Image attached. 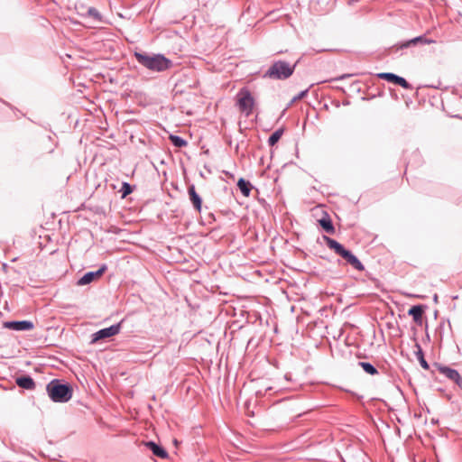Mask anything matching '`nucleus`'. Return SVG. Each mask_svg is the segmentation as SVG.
<instances>
[{"instance_id":"nucleus-23","label":"nucleus","mask_w":462,"mask_h":462,"mask_svg":"<svg viewBox=\"0 0 462 462\" xmlns=\"http://www.w3.org/2000/svg\"><path fill=\"white\" fill-rule=\"evenodd\" d=\"M86 15L92 18L95 22H97V23L103 22L102 14L95 7H88Z\"/></svg>"},{"instance_id":"nucleus-16","label":"nucleus","mask_w":462,"mask_h":462,"mask_svg":"<svg viewBox=\"0 0 462 462\" xmlns=\"http://www.w3.org/2000/svg\"><path fill=\"white\" fill-rule=\"evenodd\" d=\"M318 221H319V225L320 226V227L327 234H329V235L335 234V232H336L335 226L333 225L332 219L330 218V217L328 216V214L327 212H324V216Z\"/></svg>"},{"instance_id":"nucleus-19","label":"nucleus","mask_w":462,"mask_h":462,"mask_svg":"<svg viewBox=\"0 0 462 462\" xmlns=\"http://www.w3.org/2000/svg\"><path fill=\"white\" fill-rule=\"evenodd\" d=\"M285 129L284 127H280L276 129L268 138V145L273 147L282 138Z\"/></svg>"},{"instance_id":"nucleus-4","label":"nucleus","mask_w":462,"mask_h":462,"mask_svg":"<svg viewBox=\"0 0 462 462\" xmlns=\"http://www.w3.org/2000/svg\"><path fill=\"white\" fill-rule=\"evenodd\" d=\"M300 62L298 60L294 64L291 65L289 62L282 60H274L268 69L264 72L263 78L274 80H285L289 79L295 71V69Z\"/></svg>"},{"instance_id":"nucleus-9","label":"nucleus","mask_w":462,"mask_h":462,"mask_svg":"<svg viewBox=\"0 0 462 462\" xmlns=\"http://www.w3.org/2000/svg\"><path fill=\"white\" fill-rule=\"evenodd\" d=\"M377 78L385 80L389 83H393L396 86H400L404 89H412V86L403 77L399 76L393 72H381L378 73Z\"/></svg>"},{"instance_id":"nucleus-21","label":"nucleus","mask_w":462,"mask_h":462,"mask_svg":"<svg viewBox=\"0 0 462 462\" xmlns=\"http://www.w3.org/2000/svg\"><path fill=\"white\" fill-rule=\"evenodd\" d=\"M358 365L369 375H375L379 374L377 368L370 362L360 361L358 362Z\"/></svg>"},{"instance_id":"nucleus-42","label":"nucleus","mask_w":462,"mask_h":462,"mask_svg":"<svg viewBox=\"0 0 462 462\" xmlns=\"http://www.w3.org/2000/svg\"><path fill=\"white\" fill-rule=\"evenodd\" d=\"M393 97L398 98V96H396L395 94H393Z\"/></svg>"},{"instance_id":"nucleus-30","label":"nucleus","mask_w":462,"mask_h":462,"mask_svg":"<svg viewBox=\"0 0 462 462\" xmlns=\"http://www.w3.org/2000/svg\"><path fill=\"white\" fill-rule=\"evenodd\" d=\"M433 301H434L435 303H437V302L439 301V296H438V294H437V293H435V294L433 295Z\"/></svg>"},{"instance_id":"nucleus-37","label":"nucleus","mask_w":462,"mask_h":462,"mask_svg":"<svg viewBox=\"0 0 462 462\" xmlns=\"http://www.w3.org/2000/svg\"><path fill=\"white\" fill-rule=\"evenodd\" d=\"M325 51L326 50H318V51H316V52L318 53V52H321V51Z\"/></svg>"},{"instance_id":"nucleus-38","label":"nucleus","mask_w":462,"mask_h":462,"mask_svg":"<svg viewBox=\"0 0 462 462\" xmlns=\"http://www.w3.org/2000/svg\"><path fill=\"white\" fill-rule=\"evenodd\" d=\"M256 394H263V393H262V391H260V390H259V391H257V392H256Z\"/></svg>"},{"instance_id":"nucleus-29","label":"nucleus","mask_w":462,"mask_h":462,"mask_svg":"<svg viewBox=\"0 0 462 462\" xmlns=\"http://www.w3.org/2000/svg\"><path fill=\"white\" fill-rule=\"evenodd\" d=\"M413 339L415 340V345H414V346H415V348H416V351H420V349H422V348H421L420 344L416 340V338H415V337H413Z\"/></svg>"},{"instance_id":"nucleus-17","label":"nucleus","mask_w":462,"mask_h":462,"mask_svg":"<svg viewBox=\"0 0 462 462\" xmlns=\"http://www.w3.org/2000/svg\"><path fill=\"white\" fill-rule=\"evenodd\" d=\"M323 239L327 245V246L335 252L336 254L340 255V254L344 251L346 248L344 245L339 243L334 238H331L328 236H323Z\"/></svg>"},{"instance_id":"nucleus-2","label":"nucleus","mask_w":462,"mask_h":462,"mask_svg":"<svg viewBox=\"0 0 462 462\" xmlns=\"http://www.w3.org/2000/svg\"><path fill=\"white\" fill-rule=\"evenodd\" d=\"M433 42H435L434 40L427 38L425 34H421L411 39H406L396 42L385 49V54L393 59H398L409 52H412L414 49L420 46L431 44Z\"/></svg>"},{"instance_id":"nucleus-1","label":"nucleus","mask_w":462,"mask_h":462,"mask_svg":"<svg viewBox=\"0 0 462 462\" xmlns=\"http://www.w3.org/2000/svg\"><path fill=\"white\" fill-rule=\"evenodd\" d=\"M136 61L153 72H164L173 67V61L162 53L134 51Z\"/></svg>"},{"instance_id":"nucleus-15","label":"nucleus","mask_w":462,"mask_h":462,"mask_svg":"<svg viewBox=\"0 0 462 462\" xmlns=\"http://www.w3.org/2000/svg\"><path fill=\"white\" fill-rule=\"evenodd\" d=\"M15 383L24 390H33L36 383L33 378L29 374H22L15 378Z\"/></svg>"},{"instance_id":"nucleus-3","label":"nucleus","mask_w":462,"mask_h":462,"mask_svg":"<svg viewBox=\"0 0 462 462\" xmlns=\"http://www.w3.org/2000/svg\"><path fill=\"white\" fill-rule=\"evenodd\" d=\"M46 392L53 402L65 403L72 398L73 387L63 379L54 378L47 383Z\"/></svg>"},{"instance_id":"nucleus-14","label":"nucleus","mask_w":462,"mask_h":462,"mask_svg":"<svg viewBox=\"0 0 462 462\" xmlns=\"http://www.w3.org/2000/svg\"><path fill=\"white\" fill-rule=\"evenodd\" d=\"M143 446L147 448L152 453V455L157 457L167 458L169 457L166 448L153 440L143 441Z\"/></svg>"},{"instance_id":"nucleus-25","label":"nucleus","mask_w":462,"mask_h":462,"mask_svg":"<svg viewBox=\"0 0 462 462\" xmlns=\"http://www.w3.org/2000/svg\"><path fill=\"white\" fill-rule=\"evenodd\" d=\"M309 90H310V88H306L304 90H301L297 96H295L291 100V102L289 103L288 106L283 110L282 112V115L284 114V112L286 111V109L291 106L294 102H296L297 100H300V99H302L304 98L305 97H307L308 93H309Z\"/></svg>"},{"instance_id":"nucleus-10","label":"nucleus","mask_w":462,"mask_h":462,"mask_svg":"<svg viewBox=\"0 0 462 462\" xmlns=\"http://www.w3.org/2000/svg\"><path fill=\"white\" fill-rule=\"evenodd\" d=\"M3 328L14 331H30L34 328V323L32 320H6L3 322Z\"/></svg>"},{"instance_id":"nucleus-5","label":"nucleus","mask_w":462,"mask_h":462,"mask_svg":"<svg viewBox=\"0 0 462 462\" xmlns=\"http://www.w3.org/2000/svg\"><path fill=\"white\" fill-rule=\"evenodd\" d=\"M256 106V101L248 88H241L236 95V106L245 116H250Z\"/></svg>"},{"instance_id":"nucleus-31","label":"nucleus","mask_w":462,"mask_h":462,"mask_svg":"<svg viewBox=\"0 0 462 462\" xmlns=\"http://www.w3.org/2000/svg\"><path fill=\"white\" fill-rule=\"evenodd\" d=\"M208 218H210L212 221H215V220H216V217H215V216H214V214H213V213H209V214H208Z\"/></svg>"},{"instance_id":"nucleus-12","label":"nucleus","mask_w":462,"mask_h":462,"mask_svg":"<svg viewBox=\"0 0 462 462\" xmlns=\"http://www.w3.org/2000/svg\"><path fill=\"white\" fill-rule=\"evenodd\" d=\"M342 259L346 261V263L351 265L354 269L357 271H364L365 265L355 255L352 251L347 248H345L344 251L339 255Z\"/></svg>"},{"instance_id":"nucleus-13","label":"nucleus","mask_w":462,"mask_h":462,"mask_svg":"<svg viewBox=\"0 0 462 462\" xmlns=\"http://www.w3.org/2000/svg\"><path fill=\"white\" fill-rule=\"evenodd\" d=\"M188 195L194 210L200 213L202 211L203 199L197 192L196 187L192 183L188 186Z\"/></svg>"},{"instance_id":"nucleus-26","label":"nucleus","mask_w":462,"mask_h":462,"mask_svg":"<svg viewBox=\"0 0 462 462\" xmlns=\"http://www.w3.org/2000/svg\"><path fill=\"white\" fill-rule=\"evenodd\" d=\"M351 77H353V74H342V75H340L338 77H335V78L330 79L328 81L329 82L341 81V80H344V79L351 78Z\"/></svg>"},{"instance_id":"nucleus-39","label":"nucleus","mask_w":462,"mask_h":462,"mask_svg":"<svg viewBox=\"0 0 462 462\" xmlns=\"http://www.w3.org/2000/svg\"><path fill=\"white\" fill-rule=\"evenodd\" d=\"M437 315H438V310H435L434 316L437 317Z\"/></svg>"},{"instance_id":"nucleus-36","label":"nucleus","mask_w":462,"mask_h":462,"mask_svg":"<svg viewBox=\"0 0 462 462\" xmlns=\"http://www.w3.org/2000/svg\"><path fill=\"white\" fill-rule=\"evenodd\" d=\"M4 103H5L6 106H8L9 107H11V108H12L11 104H9V103H7V102H4Z\"/></svg>"},{"instance_id":"nucleus-40","label":"nucleus","mask_w":462,"mask_h":462,"mask_svg":"<svg viewBox=\"0 0 462 462\" xmlns=\"http://www.w3.org/2000/svg\"><path fill=\"white\" fill-rule=\"evenodd\" d=\"M393 97L398 98V96H396L395 94H393Z\"/></svg>"},{"instance_id":"nucleus-28","label":"nucleus","mask_w":462,"mask_h":462,"mask_svg":"<svg viewBox=\"0 0 462 462\" xmlns=\"http://www.w3.org/2000/svg\"><path fill=\"white\" fill-rule=\"evenodd\" d=\"M351 393V395L356 398V400L358 401H361L363 399V396L362 395H359L358 393H354V392H349Z\"/></svg>"},{"instance_id":"nucleus-20","label":"nucleus","mask_w":462,"mask_h":462,"mask_svg":"<svg viewBox=\"0 0 462 462\" xmlns=\"http://www.w3.org/2000/svg\"><path fill=\"white\" fill-rule=\"evenodd\" d=\"M169 140L171 141V144L176 148H184L188 145V141L177 134H171L169 135Z\"/></svg>"},{"instance_id":"nucleus-22","label":"nucleus","mask_w":462,"mask_h":462,"mask_svg":"<svg viewBox=\"0 0 462 462\" xmlns=\"http://www.w3.org/2000/svg\"><path fill=\"white\" fill-rule=\"evenodd\" d=\"M136 186L130 184L129 182L123 181L121 189H119V193L121 194V198L125 199L128 195L132 194L135 189Z\"/></svg>"},{"instance_id":"nucleus-41","label":"nucleus","mask_w":462,"mask_h":462,"mask_svg":"<svg viewBox=\"0 0 462 462\" xmlns=\"http://www.w3.org/2000/svg\"><path fill=\"white\" fill-rule=\"evenodd\" d=\"M393 97L398 98V96H396L395 94H393Z\"/></svg>"},{"instance_id":"nucleus-34","label":"nucleus","mask_w":462,"mask_h":462,"mask_svg":"<svg viewBox=\"0 0 462 462\" xmlns=\"http://www.w3.org/2000/svg\"><path fill=\"white\" fill-rule=\"evenodd\" d=\"M272 390H273V387H267V388L265 389V393H267V392H269V391H272Z\"/></svg>"},{"instance_id":"nucleus-8","label":"nucleus","mask_w":462,"mask_h":462,"mask_svg":"<svg viewBox=\"0 0 462 462\" xmlns=\"http://www.w3.org/2000/svg\"><path fill=\"white\" fill-rule=\"evenodd\" d=\"M433 365L437 367V369L441 374L445 375L448 379L454 382L458 386V388L462 390V376L460 375L457 369L451 368L448 365H444L437 362H435Z\"/></svg>"},{"instance_id":"nucleus-35","label":"nucleus","mask_w":462,"mask_h":462,"mask_svg":"<svg viewBox=\"0 0 462 462\" xmlns=\"http://www.w3.org/2000/svg\"><path fill=\"white\" fill-rule=\"evenodd\" d=\"M431 421H432V423H433V424H436V423H438V421H439V420H434V419H432V420H431Z\"/></svg>"},{"instance_id":"nucleus-11","label":"nucleus","mask_w":462,"mask_h":462,"mask_svg":"<svg viewBox=\"0 0 462 462\" xmlns=\"http://www.w3.org/2000/svg\"><path fill=\"white\" fill-rule=\"evenodd\" d=\"M428 309V306L425 304H416L412 305L408 310V315L412 318V320L416 325L421 327L424 323L423 315L425 310Z\"/></svg>"},{"instance_id":"nucleus-24","label":"nucleus","mask_w":462,"mask_h":462,"mask_svg":"<svg viewBox=\"0 0 462 462\" xmlns=\"http://www.w3.org/2000/svg\"><path fill=\"white\" fill-rule=\"evenodd\" d=\"M420 366L425 369V370H429L430 369V365L429 363L427 362V360L425 359V356H424V352L422 349H420V351H415L414 352Z\"/></svg>"},{"instance_id":"nucleus-32","label":"nucleus","mask_w":462,"mask_h":462,"mask_svg":"<svg viewBox=\"0 0 462 462\" xmlns=\"http://www.w3.org/2000/svg\"><path fill=\"white\" fill-rule=\"evenodd\" d=\"M335 88L337 90H339V91L343 92V93L345 92V90H344V88L342 87L337 86V87H335Z\"/></svg>"},{"instance_id":"nucleus-33","label":"nucleus","mask_w":462,"mask_h":462,"mask_svg":"<svg viewBox=\"0 0 462 462\" xmlns=\"http://www.w3.org/2000/svg\"><path fill=\"white\" fill-rule=\"evenodd\" d=\"M284 378H285L286 380H288V381H289V380H291V375H290V374H285V376H284Z\"/></svg>"},{"instance_id":"nucleus-7","label":"nucleus","mask_w":462,"mask_h":462,"mask_svg":"<svg viewBox=\"0 0 462 462\" xmlns=\"http://www.w3.org/2000/svg\"><path fill=\"white\" fill-rule=\"evenodd\" d=\"M106 271H107V265L106 263H102L101 265H99L97 270L89 271V272L85 273L77 281V285L84 286V285L90 284L91 282L100 279Z\"/></svg>"},{"instance_id":"nucleus-18","label":"nucleus","mask_w":462,"mask_h":462,"mask_svg":"<svg viewBox=\"0 0 462 462\" xmlns=\"http://www.w3.org/2000/svg\"><path fill=\"white\" fill-rule=\"evenodd\" d=\"M236 185H237V188L239 189L240 192L245 197H249L251 190L254 188L252 183L244 178H239Z\"/></svg>"},{"instance_id":"nucleus-27","label":"nucleus","mask_w":462,"mask_h":462,"mask_svg":"<svg viewBox=\"0 0 462 462\" xmlns=\"http://www.w3.org/2000/svg\"><path fill=\"white\" fill-rule=\"evenodd\" d=\"M351 88H352L354 90L360 91L359 82H358V81H356V82L352 83V84H351Z\"/></svg>"},{"instance_id":"nucleus-6","label":"nucleus","mask_w":462,"mask_h":462,"mask_svg":"<svg viewBox=\"0 0 462 462\" xmlns=\"http://www.w3.org/2000/svg\"><path fill=\"white\" fill-rule=\"evenodd\" d=\"M124 319L111 325L110 327L101 328L91 335L90 344L94 345L100 341H104L109 337L116 336L120 333Z\"/></svg>"}]
</instances>
